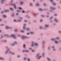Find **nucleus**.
I'll list each match as a JSON object with an SVG mask.
<instances>
[{
  "label": "nucleus",
  "instance_id": "nucleus-1",
  "mask_svg": "<svg viewBox=\"0 0 61 61\" xmlns=\"http://www.w3.org/2000/svg\"><path fill=\"white\" fill-rule=\"evenodd\" d=\"M32 45H31V46H37L38 45V44L37 43H34V42L33 41L32 42Z\"/></svg>",
  "mask_w": 61,
  "mask_h": 61
},
{
  "label": "nucleus",
  "instance_id": "nucleus-2",
  "mask_svg": "<svg viewBox=\"0 0 61 61\" xmlns=\"http://www.w3.org/2000/svg\"><path fill=\"white\" fill-rule=\"evenodd\" d=\"M39 56V54H38L37 55V58L38 59H40V58H41V57H42V56Z\"/></svg>",
  "mask_w": 61,
  "mask_h": 61
},
{
  "label": "nucleus",
  "instance_id": "nucleus-3",
  "mask_svg": "<svg viewBox=\"0 0 61 61\" xmlns=\"http://www.w3.org/2000/svg\"><path fill=\"white\" fill-rule=\"evenodd\" d=\"M17 44V42L16 41H15L14 42V44H11V45L12 46H14L15 44Z\"/></svg>",
  "mask_w": 61,
  "mask_h": 61
},
{
  "label": "nucleus",
  "instance_id": "nucleus-4",
  "mask_svg": "<svg viewBox=\"0 0 61 61\" xmlns=\"http://www.w3.org/2000/svg\"><path fill=\"white\" fill-rule=\"evenodd\" d=\"M6 48H7V51L5 52L6 54H7V53H8V52L9 51V50H10V49L8 48V47H6Z\"/></svg>",
  "mask_w": 61,
  "mask_h": 61
},
{
  "label": "nucleus",
  "instance_id": "nucleus-5",
  "mask_svg": "<svg viewBox=\"0 0 61 61\" xmlns=\"http://www.w3.org/2000/svg\"><path fill=\"white\" fill-rule=\"evenodd\" d=\"M26 38H27V37H25L23 36H22L21 37V38L22 39H24Z\"/></svg>",
  "mask_w": 61,
  "mask_h": 61
},
{
  "label": "nucleus",
  "instance_id": "nucleus-6",
  "mask_svg": "<svg viewBox=\"0 0 61 61\" xmlns=\"http://www.w3.org/2000/svg\"><path fill=\"white\" fill-rule=\"evenodd\" d=\"M11 37H13L14 38H16V37H15V35H11Z\"/></svg>",
  "mask_w": 61,
  "mask_h": 61
},
{
  "label": "nucleus",
  "instance_id": "nucleus-7",
  "mask_svg": "<svg viewBox=\"0 0 61 61\" xmlns=\"http://www.w3.org/2000/svg\"><path fill=\"white\" fill-rule=\"evenodd\" d=\"M50 8L51 9H52V10H55L56 8H54L53 7H50Z\"/></svg>",
  "mask_w": 61,
  "mask_h": 61
},
{
  "label": "nucleus",
  "instance_id": "nucleus-8",
  "mask_svg": "<svg viewBox=\"0 0 61 61\" xmlns=\"http://www.w3.org/2000/svg\"><path fill=\"white\" fill-rule=\"evenodd\" d=\"M26 25V24H25L24 25V26L23 27V29H25V26Z\"/></svg>",
  "mask_w": 61,
  "mask_h": 61
},
{
  "label": "nucleus",
  "instance_id": "nucleus-9",
  "mask_svg": "<svg viewBox=\"0 0 61 61\" xmlns=\"http://www.w3.org/2000/svg\"><path fill=\"white\" fill-rule=\"evenodd\" d=\"M29 52V51L28 50H25L23 51V52Z\"/></svg>",
  "mask_w": 61,
  "mask_h": 61
},
{
  "label": "nucleus",
  "instance_id": "nucleus-10",
  "mask_svg": "<svg viewBox=\"0 0 61 61\" xmlns=\"http://www.w3.org/2000/svg\"><path fill=\"white\" fill-rule=\"evenodd\" d=\"M13 5L14 6V8L15 9H16V5H15V4H13Z\"/></svg>",
  "mask_w": 61,
  "mask_h": 61
},
{
  "label": "nucleus",
  "instance_id": "nucleus-11",
  "mask_svg": "<svg viewBox=\"0 0 61 61\" xmlns=\"http://www.w3.org/2000/svg\"><path fill=\"white\" fill-rule=\"evenodd\" d=\"M54 20L56 22H58V21L57 20V19H56V18H55L54 19Z\"/></svg>",
  "mask_w": 61,
  "mask_h": 61
},
{
  "label": "nucleus",
  "instance_id": "nucleus-12",
  "mask_svg": "<svg viewBox=\"0 0 61 61\" xmlns=\"http://www.w3.org/2000/svg\"><path fill=\"white\" fill-rule=\"evenodd\" d=\"M9 53L10 54H12V55H14V54H15V53H14L13 52H11V51H10L9 52Z\"/></svg>",
  "mask_w": 61,
  "mask_h": 61
},
{
  "label": "nucleus",
  "instance_id": "nucleus-13",
  "mask_svg": "<svg viewBox=\"0 0 61 61\" xmlns=\"http://www.w3.org/2000/svg\"><path fill=\"white\" fill-rule=\"evenodd\" d=\"M10 10H11L12 11H13V10H14V9H13V8H10Z\"/></svg>",
  "mask_w": 61,
  "mask_h": 61
},
{
  "label": "nucleus",
  "instance_id": "nucleus-14",
  "mask_svg": "<svg viewBox=\"0 0 61 61\" xmlns=\"http://www.w3.org/2000/svg\"><path fill=\"white\" fill-rule=\"evenodd\" d=\"M52 48L53 49V51H56V49H54V48H55V47L54 46H52Z\"/></svg>",
  "mask_w": 61,
  "mask_h": 61
},
{
  "label": "nucleus",
  "instance_id": "nucleus-15",
  "mask_svg": "<svg viewBox=\"0 0 61 61\" xmlns=\"http://www.w3.org/2000/svg\"><path fill=\"white\" fill-rule=\"evenodd\" d=\"M4 11L6 13L7 12H9V10H5Z\"/></svg>",
  "mask_w": 61,
  "mask_h": 61
},
{
  "label": "nucleus",
  "instance_id": "nucleus-16",
  "mask_svg": "<svg viewBox=\"0 0 61 61\" xmlns=\"http://www.w3.org/2000/svg\"><path fill=\"white\" fill-rule=\"evenodd\" d=\"M6 29H9L10 28V27H8L7 26H6Z\"/></svg>",
  "mask_w": 61,
  "mask_h": 61
},
{
  "label": "nucleus",
  "instance_id": "nucleus-17",
  "mask_svg": "<svg viewBox=\"0 0 61 61\" xmlns=\"http://www.w3.org/2000/svg\"><path fill=\"white\" fill-rule=\"evenodd\" d=\"M51 41H55V39H53V38H52L51 39Z\"/></svg>",
  "mask_w": 61,
  "mask_h": 61
},
{
  "label": "nucleus",
  "instance_id": "nucleus-18",
  "mask_svg": "<svg viewBox=\"0 0 61 61\" xmlns=\"http://www.w3.org/2000/svg\"><path fill=\"white\" fill-rule=\"evenodd\" d=\"M5 0H2L1 1V3H3L5 1Z\"/></svg>",
  "mask_w": 61,
  "mask_h": 61
},
{
  "label": "nucleus",
  "instance_id": "nucleus-19",
  "mask_svg": "<svg viewBox=\"0 0 61 61\" xmlns=\"http://www.w3.org/2000/svg\"><path fill=\"white\" fill-rule=\"evenodd\" d=\"M45 27H49V25H45Z\"/></svg>",
  "mask_w": 61,
  "mask_h": 61
},
{
  "label": "nucleus",
  "instance_id": "nucleus-20",
  "mask_svg": "<svg viewBox=\"0 0 61 61\" xmlns=\"http://www.w3.org/2000/svg\"><path fill=\"white\" fill-rule=\"evenodd\" d=\"M4 36H9L7 34L4 35Z\"/></svg>",
  "mask_w": 61,
  "mask_h": 61
},
{
  "label": "nucleus",
  "instance_id": "nucleus-21",
  "mask_svg": "<svg viewBox=\"0 0 61 61\" xmlns=\"http://www.w3.org/2000/svg\"><path fill=\"white\" fill-rule=\"evenodd\" d=\"M27 31H29L30 30V28H28L27 29Z\"/></svg>",
  "mask_w": 61,
  "mask_h": 61
},
{
  "label": "nucleus",
  "instance_id": "nucleus-22",
  "mask_svg": "<svg viewBox=\"0 0 61 61\" xmlns=\"http://www.w3.org/2000/svg\"><path fill=\"white\" fill-rule=\"evenodd\" d=\"M39 10L41 11H43V10L41 8H40Z\"/></svg>",
  "mask_w": 61,
  "mask_h": 61
},
{
  "label": "nucleus",
  "instance_id": "nucleus-23",
  "mask_svg": "<svg viewBox=\"0 0 61 61\" xmlns=\"http://www.w3.org/2000/svg\"><path fill=\"white\" fill-rule=\"evenodd\" d=\"M40 28L41 29H42L43 28V27L41 26H40Z\"/></svg>",
  "mask_w": 61,
  "mask_h": 61
},
{
  "label": "nucleus",
  "instance_id": "nucleus-24",
  "mask_svg": "<svg viewBox=\"0 0 61 61\" xmlns=\"http://www.w3.org/2000/svg\"><path fill=\"white\" fill-rule=\"evenodd\" d=\"M15 16V15L14 14V13H13L12 15V16H13V17Z\"/></svg>",
  "mask_w": 61,
  "mask_h": 61
},
{
  "label": "nucleus",
  "instance_id": "nucleus-25",
  "mask_svg": "<svg viewBox=\"0 0 61 61\" xmlns=\"http://www.w3.org/2000/svg\"><path fill=\"white\" fill-rule=\"evenodd\" d=\"M36 6H39V3H37L36 5Z\"/></svg>",
  "mask_w": 61,
  "mask_h": 61
},
{
  "label": "nucleus",
  "instance_id": "nucleus-26",
  "mask_svg": "<svg viewBox=\"0 0 61 61\" xmlns=\"http://www.w3.org/2000/svg\"><path fill=\"white\" fill-rule=\"evenodd\" d=\"M0 59H1V60H4V59L2 57L0 58Z\"/></svg>",
  "mask_w": 61,
  "mask_h": 61
},
{
  "label": "nucleus",
  "instance_id": "nucleus-27",
  "mask_svg": "<svg viewBox=\"0 0 61 61\" xmlns=\"http://www.w3.org/2000/svg\"><path fill=\"white\" fill-rule=\"evenodd\" d=\"M45 53H43L42 54V56L43 57H44V55H45Z\"/></svg>",
  "mask_w": 61,
  "mask_h": 61
},
{
  "label": "nucleus",
  "instance_id": "nucleus-28",
  "mask_svg": "<svg viewBox=\"0 0 61 61\" xmlns=\"http://www.w3.org/2000/svg\"><path fill=\"white\" fill-rule=\"evenodd\" d=\"M37 15V14H35V13L34 14V16H35V17H36V16Z\"/></svg>",
  "mask_w": 61,
  "mask_h": 61
},
{
  "label": "nucleus",
  "instance_id": "nucleus-29",
  "mask_svg": "<svg viewBox=\"0 0 61 61\" xmlns=\"http://www.w3.org/2000/svg\"><path fill=\"white\" fill-rule=\"evenodd\" d=\"M23 47H24V48H25V44L24 45H23Z\"/></svg>",
  "mask_w": 61,
  "mask_h": 61
},
{
  "label": "nucleus",
  "instance_id": "nucleus-30",
  "mask_svg": "<svg viewBox=\"0 0 61 61\" xmlns=\"http://www.w3.org/2000/svg\"><path fill=\"white\" fill-rule=\"evenodd\" d=\"M41 17H45V16L44 15H41Z\"/></svg>",
  "mask_w": 61,
  "mask_h": 61
},
{
  "label": "nucleus",
  "instance_id": "nucleus-31",
  "mask_svg": "<svg viewBox=\"0 0 61 61\" xmlns=\"http://www.w3.org/2000/svg\"><path fill=\"white\" fill-rule=\"evenodd\" d=\"M53 5H56V3H53Z\"/></svg>",
  "mask_w": 61,
  "mask_h": 61
},
{
  "label": "nucleus",
  "instance_id": "nucleus-32",
  "mask_svg": "<svg viewBox=\"0 0 61 61\" xmlns=\"http://www.w3.org/2000/svg\"><path fill=\"white\" fill-rule=\"evenodd\" d=\"M3 17L5 18V17H6V16L5 15H3Z\"/></svg>",
  "mask_w": 61,
  "mask_h": 61
},
{
  "label": "nucleus",
  "instance_id": "nucleus-33",
  "mask_svg": "<svg viewBox=\"0 0 61 61\" xmlns=\"http://www.w3.org/2000/svg\"><path fill=\"white\" fill-rule=\"evenodd\" d=\"M30 33L31 34H34V32H30Z\"/></svg>",
  "mask_w": 61,
  "mask_h": 61
},
{
  "label": "nucleus",
  "instance_id": "nucleus-34",
  "mask_svg": "<svg viewBox=\"0 0 61 61\" xmlns=\"http://www.w3.org/2000/svg\"><path fill=\"white\" fill-rule=\"evenodd\" d=\"M55 44H57L58 43V42L56 41H55Z\"/></svg>",
  "mask_w": 61,
  "mask_h": 61
},
{
  "label": "nucleus",
  "instance_id": "nucleus-35",
  "mask_svg": "<svg viewBox=\"0 0 61 61\" xmlns=\"http://www.w3.org/2000/svg\"><path fill=\"white\" fill-rule=\"evenodd\" d=\"M30 5L31 6H33V4H32V3H30Z\"/></svg>",
  "mask_w": 61,
  "mask_h": 61
},
{
  "label": "nucleus",
  "instance_id": "nucleus-36",
  "mask_svg": "<svg viewBox=\"0 0 61 61\" xmlns=\"http://www.w3.org/2000/svg\"><path fill=\"white\" fill-rule=\"evenodd\" d=\"M21 5H23V2H21L20 3Z\"/></svg>",
  "mask_w": 61,
  "mask_h": 61
},
{
  "label": "nucleus",
  "instance_id": "nucleus-37",
  "mask_svg": "<svg viewBox=\"0 0 61 61\" xmlns=\"http://www.w3.org/2000/svg\"><path fill=\"white\" fill-rule=\"evenodd\" d=\"M18 31V30L17 29H16L15 30V32H17Z\"/></svg>",
  "mask_w": 61,
  "mask_h": 61
},
{
  "label": "nucleus",
  "instance_id": "nucleus-38",
  "mask_svg": "<svg viewBox=\"0 0 61 61\" xmlns=\"http://www.w3.org/2000/svg\"><path fill=\"white\" fill-rule=\"evenodd\" d=\"M50 1L51 2H53V1L52 0H50Z\"/></svg>",
  "mask_w": 61,
  "mask_h": 61
},
{
  "label": "nucleus",
  "instance_id": "nucleus-39",
  "mask_svg": "<svg viewBox=\"0 0 61 61\" xmlns=\"http://www.w3.org/2000/svg\"><path fill=\"white\" fill-rule=\"evenodd\" d=\"M47 59L48 60H49V61H50L51 60L49 58H48Z\"/></svg>",
  "mask_w": 61,
  "mask_h": 61
},
{
  "label": "nucleus",
  "instance_id": "nucleus-40",
  "mask_svg": "<svg viewBox=\"0 0 61 61\" xmlns=\"http://www.w3.org/2000/svg\"><path fill=\"white\" fill-rule=\"evenodd\" d=\"M19 9H20L21 10H22V9L21 7L19 8Z\"/></svg>",
  "mask_w": 61,
  "mask_h": 61
},
{
  "label": "nucleus",
  "instance_id": "nucleus-41",
  "mask_svg": "<svg viewBox=\"0 0 61 61\" xmlns=\"http://www.w3.org/2000/svg\"><path fill=\"white\" fill-rule=\"evenodd\" d=\"M14 22H17V21L16 20H14Z\"/></svg>",
  "mask_w": 61,
  "mask_h": 61
},
{
  "label": "nucleus",
  "instance_id": "nucleus-42",
  "mask_svg": "<svg viewBox=\"0 0 61 61\" xmlns=\"http://www.w3.org/2000/svg\"><path fill=\"white\" fill-rule=\"evenodd\" d=\"M53 17H51V18H50V20H51L53 18Z\"/></svg>",
  "mask_w": 61,
  "mask_h": 61
},
{
  "label": "nucleus",
  "instance_id": "nucleus-43",
  "mask_svg": "<svg viewBox=\"0 0 61 61\" xmlns=\"http://www.w3.org/2000/svg\"><path fill=\"white\" fill-rule=\"evenodd\" d=\"M18 57H20V56L19 55H18Z\"/></svg>",
  "mask_w": 61,
  "mask_h": 61
},
{
  "label": "nucleus",
  "instance_id": "nucleus-44",
  "mask_svg": "<svg viewBox=\"0 0 61 61\" xmlns=\"http://www.w3.org/2000/svg\"><path fill=\"white\" fill-rule=\"evenodd\" d=\"M1 13L2 14H3V13H4V11H2L1 12Z\"/></svg>",
  "mask_w": 61,
  "mask_h": 61
},
{
  "label": "nucleus",
  "instance_id": "nucleus-45",
  "mask_svg": "<svg viewBox=\"0 0 61 61\" xmlns=\"http://www.w3.org/2000/svg\"><path fill=\"white\" fill-rule=\"evenodd\" d=\"M35 51L34 50H32V52H35Z\"/></svg>",
  "mask_w": 61,
  "mask_h": 61
},
{
  "label": "nucleus",
  "instance_id": "nucleus-46",
  "mask_svg": "<svg viewBox=\"0 0 61 61\" xmlns=\"http://www.w3.org/2000/svg\"><path fill=\"white\" fill-rule=\"evenodd\" d=\"M43 44H44L45 43V42L43 41Z\"/></svg>",
  "mask_w": 61,
  "mask_h": 61
},
{
  "label": "nucleus",
  "instance_id": "nucleus-47",
  "mask_svg": "<svg viewBox=\"0 0 61 61\" xmlns=\"http://www.w3.org/2000/svg\"><path fill=\"white\" fill-rule=\"evenodd\" d=\"M18 21L19 22H21V20H18Z\"/></svg>",
  "mask_w": 61,
  "mask_h": 61
},
{
  "label": "nucleus",
  "instance_id": "nucleus-48",
  "mask_svg": "<svg viewBox=\"0 0 61 61\" xmlns=\"http://www.w3.org/2000/svg\"><path fill=\"white\" fill-rule=\"evenodd\" d=\"M43 21V20H40V22H42Z\"/></svg>",
  "mask_w": 61,
  "mask_h": 61
},
{
  "label": "nucleus",
  "instance_id": "nucleus-49",
  "mask_svg": "<svg viewBox=\"0 0 61 61\" xmlns=\"http://www.w3.org/2000/svg\"><path fill=\"white\" fill-rule=\"evenodd\" d=\"M17 12H20V11L19 10H17Z\"/></svg>",
  "mask_w": 61,
  "mask_h": 61
},
{
  "label": "nucleus",
  "instance_id": "nucleus-50",
  "mask_svg": "<svg viewBox=\"0 0 61 61\" xmlns=\"http://www.w3.org/2000/svg\"><path fill=\"white\" fill-rule=\"evenodd\" d=\"M18 36H21V35H18Z\"/></svg>",
  "mask_w": 61,
  "mask_h": 61
},
{
  "label": "nucleus",
  "instance_id": "nucleus-51",
  "mask_svg": "<svg viewBox=\"0 0 61 61\" xmlns=\"http://www.w3.org/2000/svg\"><path fill=\"white\" fill-rule=\"evenodd\" d=\"M11 3H13V0H12L11 1Z\"/></svg>",
  "mask_w": 61,
  "mask_h": 61
},
{
  "label": "nucleus",
  "instance_id": "nucleus-52",
  "mask_svg": "<svg viewBox=\"0 0 61 61\" xmlns=\"http://www.w3.org/2000/svg\"><path fill=\"white\" fill-rule=\"evenodd\" d=\"M28 61H30V60L29 59H28Z\"/></svg>",
  "mask_w": 61,
  "mask_h": 61
},
{
  "label": "nucleus",
  "instance_id": "nucleus-53",
  "mask_svg": "<svg viewBox=\"0 0 61 61\" xmlns=\"http://www.w3.org/2000/svg\"><path fill=\"white\" fill-rule=\"evenodd\" d=\"M16 15H18V13H17L16 14Z\"/></svg>",
  "mask_w": 61,
  "mask_h": 61
},
{
  "label": "nucleus",
  "instance_id": "nucleus-54",
  "mask_svg": "<svg viewBox=\"0 0 61 61\" xmlns=\"http://www.w3.org/2000/svg\"><path fill=\"white\" fill-rule=\"evenodd\" d=\"M26 58H24V60H25L26 59Z\"/></svg>",
  "mask_w": 61,
  "mask_h": 61
},
{
  "label": "nucleus",
  "instance_id": "nucleus-55",
  "mask_svg": "<svg viewBox=\"0 0 61 61\" xmlns=\"http://www.w3.org/2000/svg\"><path fill=\"white\" fill-rule=\"evenodd\" d=\"M50 47H48V50H49V49H50Z\"/></svg>",
  "mask_w": 61,
  "mask_h": 61
},
{
  "label": "nucleus",
  "instance_id": "nucleus-56",
  "mask_svg": "<svg viewBox=\"0 0 61 61\" xmlns=\"http://www.w3.org/2000/svg\"><path fill=\"white\" fill-rule=\"evenodd\" d=\"M0 33H2V31L0 30Z\"/></svg>",
  "mask_w": 61,
  "mask_h": 61
},
{
  "label": "nucleus",
  "instance_id": "nucleus-57",
  "mask_svg": "<svg viewBox=\"0 0 61 61\" xmlns=\"http://www.w3.org/2000/svg\"><path fill=\"white\" fill-rule=\"evenodd\" d=\"M30 34V33H27V35H29Z\"/></svg>",
  "mask_w": 61,
  "mask_h": 61
},
{
  "label": "nucleus",
  "instance_id": "nucleus-58",
  "mask_svg": "<svg viewBox=\"0 0 61 61\" xmlns=\"http://www.w3.org/2000/svg\"><path fill=\"white\" fill-rule=\"evenodd\" d=\"M59 33H61V31H59Z\"/></svg>",
  "mask_w": 61,
  "mask_h": 61
},
{
  "label": "nucleus",
  "instance_id": "nucleus-59",
  "mask_svg": "<svg viewBox=\"0 0 61 61\" xmlns=\"http://www.w3.org/2000/svg\"><path fill=\"white\" fill-rule=\"evenodd\" d=\"M55 16H57V14H56L55 15Z\"/></svg>",
  "mask_w": 61,
  "mask_h": 61
},
{
  "label": "nucleus",
  "instance_id": "nucleus-60",
  "mask_svg": "<svg viewBox=\"0 0 61 61\" xmlns=\"http://www.w3.org/2000/svg\"><path fill=\"white\" fill-rule=\"evenodd\" d=\"M27 22V21H26V20H25V23H26V22Z\"/></svg>",
  "mask_w": 61,
  "mask_h": 61
},
{
  "label": "nucleus",
  "instance_id": "nucleus-61",
  "mask_svg": "<svg viewBox=\"0 0 61 61\" xmlns=\"http://www.w3.org/2000/svg\"><path fill=\"white\" fill-rule=\"evenodd\" d=\"M22 13H25V11H22Z\"/></svg>",
  "mask_w": 61,
  "mask_h": 61
},
{
  "label": "nucleus",
  "instance_id": "nucleus-62",
  "mask_svg": "<svg viewBox=\"0 0 61 61\" xmlns=\"http://www.w3.org/2000/svg\"><path fill=\"white\" fill-rule=\"evenodd\" d=\"M2 21V19H0V21Z\"/></svg>",
  "mask_w": 61,
  "mask_h": 61
},
{
  "label": "nucleus",
  "instance_id": "nucleus-63",
  "mask_svg": "<svg viewBox=\"0 0 61 61\" xmlns=\"http://www.w3.org/2000/svg\"><path fill=\"white\" fill-rule=\"evenodd\" d=\"M44 6H46V4H44Z\"/></svg>",
  "mask_w": 61,
  "mask_h": 61
},
{
  "label": "nucleus",
  "instance_id": "nucleus-64",
  "mask_svg": "<svg viewBox=\"0 0 61 61\" xmlns=\"http://www.w3.org/2000/svg\"><path fill=\"white\" fill-rule=\"evenodd\" d=\"M21 32H24V31H21Z\"/></svg>",
  "mask_w": 61,
  "mask_h": 61
}]
</instances>
